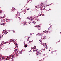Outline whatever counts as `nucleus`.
<instances>
[{
  "instance_id": "f257e3e1",
  "label": "nucleus",
  "mask_w": 61,
  "mask_h": 61,
  "mask_svg": "<svg viewBox=\"0 0 61 61\" xmlns=\"http://www.w3.org/2000/svg\"><path fill=\"white\" fill-rule=\"evenodd\" d=\"M43 46H44V47H46V46H47V45H46V44H44V45H43Z\"/></svg>"
},
{
  "instance_id": "f03ea898",
  "label": "nucleus",
  "mask_w": 61,
  "mask_h": 61,
  "mask_svg": "<svg viewBox=\"0 0 61 61\" xmlns=\"http://www.w3.org/2000/svg\"><path fill=\"white\" fill-rule=\"evenodd\" d=\"M38 27V30H40V29H41V28H40V27Z\"/></svg>"
},
{
  "instance_id": "7ed1b4c3",
  "label": "nucleus",
  "mask_w": 61,
  "mask_h": 61,
  "mask_svg": "<svg viewBox=\"0 0 61 61\" xmlns=\"http://www.w3.org/2000/svg\"><path fill=\"white\" fill-rule=\"evenodd\" d=\"M40 43L41 45H44V43H42V42H41Z\"/></svg>"
},
{
  "instance_id": "20e7f679",
  "label": "nucleus",
  "mask_w": 61,
  "mask_h": 61,
  "mask_svg": "<svg viewBox=\"0 0 61 61\" xmlns=\"http://www.w3.org/2000/svg\"><path fill=\"white\" fill-rule=\"evenodd\" d=\"M41 26V25H40L37 26V27H40V26Z\"/></svg>"
},
{
  "instance_id": "39448f33",
  "label": "nucleus",
  "mask_w": 61,
  "mask_h": 61,
  "mask_svg": "<svg viewBox=\"0 0 61 61\" xmlns=\"http://www.w3.org/2000/svg\"><path fill=\"white\" fill-rule=\"evenodd\" d=\"M24 46V47H27V46L26 45H25Z\"/></svg>"
},
{
  "instance_id": "423d86ee",
  "label": "nucleus",
  "mask_w": 61,
  "mask_h": 61,
  "mask_svg": "<svg viewBox=\"0 0 61 61\" xmlns=\"http://www.w3.org/2000/svg\"><path fill=\"white\" fill-rule=\"evenodd\" d=\"M32 22H33V23H34V24H36V22H35L34 21H33Z\"/></svg>"
},
{
  "instance_id": "0eeeda50",
  "label": "nucleus",
  "mask_w": 61,
  "mask_h": 61,
  "mask_svg": "<svg viewBox=\"0 0 61 61\" xmlns=\"http://www.w3.org/2000/svg\"><path fill=\"white\" fill-rule=\"evenodd\" d=\"M38 35L39 36H41V34H40V33H38Z\"/></svg>"
},
{
  "instance_id": "6e6552de",
  "label": "nucleus",
  "mask_w": 61,
  "mask_h": 61,
  "mask_svg": "<svg viewBox=\"0 0 61 61\" xmlns=\"http://www.w3.org/2000/svg\"><path fill=\"white\" fill-rule=\"evenodd\" d=\"M36 51H38V49H37L36 50Z\"/></svg>"
},
{
  "instance_id": "1a4fd4ad",
  "label": "nucleus",
  "mask_w": 61,
  "mask_h": 61,
  "mask_svg": "<svg viewBox=\"0 0 61 61\" xmlns=\"http://www.w3.org/2000/svg\"><path fill=\"white\" fill-rule=\"evenodd\" d=\"M4 25V24H1V25Z\"/></svg>"
},
{
  "instance_id": "9d476101",
  "label": "nucleus",
  "mask_w": 61,
  "mask_h": 61,
  "mask_svg": "<svg viewBox=\"0 0 61 61\" xmlns=\"http://www.w3.org/2000/svg\"><path fill=\"white\" fill-rule=\"evenodd\" d=\"M43 32L44 33H45V32H46V31H43Z\"/></svg>"
},
{
  "instance_id": "9b49d317",
  "label": "nucleus",
  "mask_w": 61,
  "mask_h": 61,
  "mask_svg": "<svg viewBox=\"0 0 61 61\" xmlns=\"http://www.w3.org/2000/svg\"><path fill=\"white\" fill-rule=\"evenodd\" d=\"M40 34H41V35H42V33H41Z\"/></svg>"
},
{
  "instance_id": "f8f14e48",
  "label": "nucleus",
  "mask_w": 61,
  "mask_h": 61,
  "mask_svg": "<svg viewBox=\"0 0 61 61\" xmlns=\"http://www.w3.org/2000/svg\"><path fill=\"white\" fill-rule=\"evenodd\" d=\"M35 27H37V26H36Z\"/></svg>"
},
{
  "instance_id": "ddd939ff",
  "label": "nucleus",
  "mask_w": 61,
  "mask_h": 61,
  "mask_svg": "<svg viewBox=\"0 0 61 61\" xmlns=\"http://www.w3.org/2000/svg\"><path fill=\"white\" fill-rule=\"evenodd\" d=\"M42 35H43V33H42Z\"/></svg>"
},
{
  "instance_id": "4468645a",
  "label": "nucleus",
  "mask_w": 61,
  "mask_h": 61,
  "mask_svg": "<svg viewBox=\"0 0 61 61\" xmlns=\"http://www.w3.org/2000/svg\"><path fill=\"white\" fill-rule=\"evenodd\" d=\"M1 37H0V39L1 38Z\"/></svg>"
},
{
  "instance_id": "2eb2a0df",
  "label": "nucleus",
  "mask_w": 61,
  "mask_h": 61,
  "mask_svg": "<svg viewBox=\"0 0 61 61\" xmlns=\"http://www.w3.org/2000/svg\"><path fill=\"white\" fill-rule=\"evenodd\" d=\"M23 24H24V22H23Z\"/></svg>"
},
{
  "instance_id": "dca6fc26",
  "label": "nucleus",
  "mask_w": 61,
  "mask_h": 61,
  "mask_svg": "<svg viewBox=\"0 0 61 61\" xmlns=\"http://www.w3.org/2000/svg\"><path fill=\"white\" fill-rule=\"evenodd\" d=\"M24 24L25 25V24Z\"/></svg>"
},
{
  "instance_id": "f3484780",
  "label": "nucleus",
  "mask_w": 61,
  "mask_h": 61,
  "mask_svg": "<svg viewBox=\"0 0 61 61\" xmlns=\"http://www.w3.org/2000/svg\"><path fill=\"white\" fill-rule=\"evenodd\" d=\"M35 50H36V48H35Z\"/></svg>"
},
{
  "instance_id": "a211bd4d",
  "label": "nucleus",
  "mask_w": 61,
  "mask_h": 61,
  "mask_svg": "<svg viewBox=\"0 0 61 61\" xmlns=\"http://www.w3.org/2000/svg\"><path fill=\"white\" fill-rule=\"evenodd\" d=\"M31 19V18H30V19Z\"/></svg>"
}]
</instances>
